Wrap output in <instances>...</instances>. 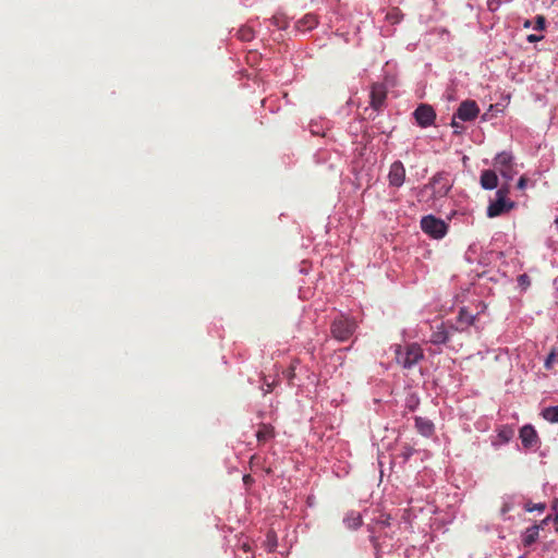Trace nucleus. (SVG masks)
Listing matches in <instances>:
<instances>
[{
    "label": "nucleus",
    "instance_id": "ea45409f",
    "mask_svg": "<svg viewBox=\"0 0 558 558\" xmlns=\"http://www.w3.org/2000/svg\"><path fill=\"white\" fill-rule=\"evenodd\" d=\"M555 222L558 225V217L556 218Z\"/></svg>",
    "mask_w": 558,
    "mask_h": 558
},
{
    "label": "nucleus",
    "instance_id": "6ab92c4d",
    "mask_svg": "<svg viewBox=\"0 0 558 558\" xmlns=\"http://www.w3.org/2000/svg\"><path fill=\"white\" fill-rule=\"evenodd\" d=\"M542 415L550 423H558V405L544 409Z\"/></svg>",
    "mask_w": 558,
    "mask_h": 558
},
{
    "label": "nucleus",
    "instance_id": "6e6552de",
    "mask_svg": "<svg viewBox=\"0 0 558 558\" xmlns=\"http://www.w3.org/2000/svg\"><path fill=\"white\" fill-rule=\"evenodd\" d=\"M480 113V108L474 100H464L460 104L458 110L454 113V118L462 121H472Z\"/></svg>",
    "mask_w": 558,
    "mask_h": 558
},
{
    "label": "nucleus",
    "instance_id": "20e7f679",
    "mask_svg": "<svg viewBox=\"0 0 558 558\" xmlns=\"http://www.w3.org/2000/svg\"><path fill=\"white\" fill-rule=\"evenodd\" d=\"M422 230L434 239H441L446 235L448 227L446 222L432 215L425 216L421 220Z\"/></svg>",
    "mask_w": 558,
    "mask_h": 558
},
{
    "label": "nucleus",
    "instance_id": "a211bd4d",
    "mask_svg": "<svg viewBox=\"0 0 558 558\" xmlns=\"http://www.w3.org/2000/svg\"><path fill=\"white\" fill-rule=\"evenodd\" d=\"M539 525H533L526 529L523 534L522 543L524 546H531L538 538Z\"/></svg>",
    "mask_w": 558,
    "mask_h": 558
},
{
    "label": "nucleus",
    "instance_id": "393cba45",
    "mask_svg": "<svg viewBox=\"0 0 558 558\" xmlns=\"http://www.w3.org/2000/svg\"><path fill=\"white\" fill-rule=\"evenodd\" d=\"M509 194V187L508 186H501L497 192H496V198L497 199H504L506 201L507 196Z\"/></svg>",
    "mask_w": 558,
    "mask_h": 558
},
{
    "label": "nucleus",
    "instance_id": "4468645a",
    "mask_svg": "<svg viewBox=\"0 0 558 558\" xmlns=\"http://www.w3.org/2000/svg\"><path fill=\"white\" fill-rule=\"evenodd\" d=\"M318 21L316 15L314 14H306L302 19L298 20L295 22V28L300 32H308L312 31L314 27H316Z\"/></svg>",
    "mask_w": 558,
    "mask_h": 558
},
{
    "label": "nucleus",
    "instance_id": "c756f323",
    "mask_svg": "<svg viewBox=\"0 0 558 558\" xmlns=\"http://www.w3.org/2000/svg\"><path fill=\"white\" fill-rule=\"evenodd\" d=\"M526 39H527V41H529V43H536V41L542 40V39H543V36H541V35H535V34H531V35H529V36H527V38H526Z\"/></svg>",
    "mask_w": 558,
    "mask_h": 558
},
{
    "label": "nucleus",
    "instance_id": "5701e85b",
    "mask_svg": "<svg viewBox=\"0 0 558 558\" xmlns=\"http://www.w3.org/2000/svg\"><path fill=\"white\" fill-rule=\"evenodd\" d=\"M546 26V19L543 15H537L535 19V24L533 26L536 31H543Z\"/></svg>",
    "mask_w": 558,
    "mask_h": 558
},
{
    "label": "nucleus",
    "instance_id": "b1692460",
    "mask_svg": "<svg viewBox=\"0 0 558 558\" xmlns=\"http://www.w3.org/2000/svg\"><path fill=\"white\" fill-rule=\"evenodd\" d=\"M413 452L414 449L408 445L401 448V457L403 458L404 461H408L412 457Z\"/></svg>",
    "mask_w": 558,
    "mask_h": 558
},
{
    "label": "nucleus",
    "instance_id": "dca6fc26",
    "mask_svg": "<svg viewBox=\"0 0 558 558\" xmlns=\"http://www.w3.org/2000/svg\"><path fill=\"white\" fill-rule=\"evenodd\" d=\"M343 523L348 529L356 530L360 527L363 523L362 515L357 511H350L347 513L345 518L343 519Z\"/></svg>",
    "mask_w": 558,
    "mask_h": 558
},
{
    "label": "nucleus",
    "instance_id": "bb28decb",
    "mask_svg": "<svg viewBox=\"0 0 558 558\" xmlns=\"http://www.w3.org/2000/svg\"><path fill=\"white\" fill-rule=\"evenodd\" d=\"M555 357H556L555 352H550L549 355L547 356L546 361H545V367L546 368H550L551 367V364L555 361Z\"/></svg>",
    "mask_w": 558,
    "mask_h": 558
},
{
    "label": "nucleus",
    "instance_id": "7ed1b4c3",
    "mask_svg": "<svg viewBox=\"0 0 558 558\" xmlns=\"http://www.w3.org/2000/svg\"><path fill=\"white\" fill-rule=\"evenodd\" d=\"M495 169L506 180H512L517 171L514 169L513 156L511 153L501 151L494 158Z\"/></svg>",
    "mask_w": 558,
    "mask_h": 558
},
{
    "label": "nucleus",
    "instance_id": "4c0bfd02",
    "mask_svg": "<svg viewBox=\"0 0 558 558\" xmlns=\"http://www.w3.org/2000/svg\"><path fill=\"white\" fill-rule=\"evenodd\" d=\"M549 520V517H547L545 520L542 521V524H546Z\"/></svg>",
    "mask_w": 558,
    "mask_h": 558
},
{
    "label": "nucleus",
    "instance_id": "412c9836",
    "mask_svg": "<svg viewBox=\"0 0 558 558\" xmlns=\"http://www.w3.org/2000/svg\"><path fill=\"white\" fill-rule=\"evenodd\" d=\"M546 508V505L544 502H539V504H533L531 501L526 502L525 506H524V509L527 511V512H533V511H544Z\"/></svg>",
    "mask_w": 558,
    "mask_h": 558
},
{
    "label": "nucleus",
    "instance_id": "e433bc0d",
    "mask_svg": "<svg viewBox=\"0 0 558 558\" xmlns=\"http://www.w3.org/2000/svg\"><path fill=\"white\" fill-rule=\"evenodd\" d=\"M453 119H456V118L453 117ZM451 125H452V126H458V123L456 122V120H452Z\"/></svg>",
    "mask_w": 558,
    "mask_h": 558
},
{
    "label": "nucleus",
    "instance_id": "a878e982",
    "mask_svg": "<svg viewBox=\"0 0 558 558\" xmlns=\"http://www.w3.org/2000/svg\"><path fill=\"white\" fill-rule=\"evenodd\" d=\"M518 282L521 287L527 288L530 286V278L526 274L520 275L518 277Z\"/></svg>",
    "mask_w": 558,
    "mask_h": 558
},
{
    "label": "nucleus",
    "instance_id": "ddd939ff",
    "mask_svg": "<svg viewBox=\"0 0 558 558\" xmlns=\"http://www.w3.org/2000/svg\"><path fill=\"white\" fill-rule=\"evenodd\" d=\"M481 186L484 190H494L498 185V177L494 170H483L480 177Z\"/></svg>",
    "mask_w": 558,
    "mask_h": 558
},
{
    "label": "nucleus",
    "instance_id": "2eb2a0df",
    "mask_svg": "<svg viewBox=\"0 0 558 558\" xmlns=\"http://www.w3.org/2000/svg\"><path fill=\"white\" fill-rule=\"evenodd\" d=\"M415 427L417 432L425 437H429L434 433V424L432 421L421 416L415 417Z\"/></svg>",
    "mask_w": 558,
    "mask_h": 558
},
{
    "label": "nucleus",
    "instance_id": "c85d7f7f",
    "mask_svg": "<svg viewBox=\"0 0 558 558\" xmlns=\"http://www.w3.org/2000/svg\"><path fill=\"white\" fill-rule=\"evenodd\" d=\"M526 184H527V179L524 175H522L517 183V187L519 190H524L526 187Z\"/></svg>",
    "mask_w": 558,
    "mask_h": 558
},
{
    "label": "nucleus",
    "instance_id": "2f4dec72",
    "mask_svg": "<svg viewBox=\"0 0 558 558\" xmlns=\"http://www.w3.org/2000/svg\"><path fill=\"white\" fill-rule=\"evenodd\" d=\"M242 549L245 551V553H248L252 550V547L248 543H243L242 544Z\"/></svg>",
    "mask_w": 558,
    "mask_h": 558
},
{
    "label": "nucleus",
    "instance_id": "f3484780",
    "mask_svg": "<svg viewBox=\"0 0 558 558\" xmlns=\"http://www.w3.org/2000/svg\"><path fill=\"white\" fill-rule=\"evenodd\" d=\"M275 436V430L271 425L260 424L256 432L258 442H266Z\"/></svg>",
    "mask_w": 558,
    "mask_h": 558
},
{
    "label": "nucleus",
    "instance_id": "39448f33",
    "mask_svg": "<svg viewBox=\"0 0 558 558\" xmlns=\"http://www.w3.org/2000/svg\"><path fill=\"white\" fill-rule=\"evenodd\" d=\"M426 187L432 189L434 197L440 198L448 194L451 189V184L446 174L437 173L432 178Z\"/></svg>",
    "mask_w": 558,
    "mask_h": 558
},
{
    "label": "nucleus",
    "instance_id": "f257e3e1",
    "mask_svg": "<svg viewBox=\"0 0 558 558\" xmlns=\"http://www.w3.org/2000/svg\"><path fill=\"white\" fill-rule=\"evenodd\" d=\"M424 359V352L420 344L410 343L404 348L398 345L396 349V360L403 368L411 369L421 360Z\"/></svg>",
    "mask_w": 558,
    "mask_h": 558
},
{
    "label": "nucleus",
    "instance_id": "f03ea898",
    "mask_svg": "<svg viewBox=\"0 0 558 558\" xmlns=\"http://www.w3.org/2000/svg\"><path fill=\"white\" fill-rule=\"evenodd\" d=\"M355 329V320L342 315L337 317L330 326V332L332 337L341 342L349 340L354 333Z\"/></svg>",
    "mask_w": 558,
    "mask_h": 558
},
{
    "label": "nucleus",
    "instance_id": "1a4fd4ad",
    "mask_svg": "<svg viewBox=\"0 0 558 558\" xmlns=\"http://www.w3.org/2000/svg\"><path fill=\"white\" fill-rule=\"evenodd\" d=\"M458 328L452 325L447 328L444 323L438 325L436 329L430 335V342L434 344H445L449 341L450 335L452 331H457Z\"/></svg>",
    "mask_w": 558,
    "mask_h": 558
},
{
    "label": "nucleus",
    "instance_id": "cd10ccee",
    "mask_svg": "<svg viewBox=\"0 0 558 558\" xmlns=\"http://www.w3.org/2000/svg\"><path fill=\"white\" fill-rule=\"evenodd\" d=\"M253 37L252 31L250 28L241 31V38L244 40H250Z\"/></svg>",
    "mask_w": 558,
    "mask_h": 558
},
{
    "label": "nucleus",
    "instance_id": "72a5a7b5",
    "mask_svg": "<svg viewBox=\"0 0 558 558\" xmlns=\"http://www.w3.org/2000/svg\"><path fill=\"white\" fill-rule=\"evenodd\" d=\"M243 481L245 484L250 483L252 481L251 475H244Z\"/></svg>",
    "mask_w": 558,
    "mask_h": 558
},
{
    "label": "nucleus",
    "instance_id": "473e14b6",
    "mask_svg": "<svg viewBox=\"0 0 558 558\" xmlns=\"http://www.w3.org/2000/svg\"><path fill=\"white\" fill-rule=\"evenodd\" d=\"M373 542H374V546H375V549H376V558H380L378 543L376 542V539L374 537H373Z\"/></svg>",
    "mask_w": 558,
    "mask_h": 558
},
{
    "label": "nucleus",
    "instance_id": "9d476101",
    "mask_svg": "<svg viewBox=\"0 0 558 558\" xmlns=\"http://www.w3.org/2000/svg\"><path fill=\"white\" fill-rule=\"evenodd\" d=\"M388 179L392 186L400 187L403 184L405 179V169L401 161H395L390 166Z\"/></svg>",
    "mask_w": 558,
    "mask_h": 558
},
{
    "label": "nucleus",
    "instance_id": "7c9ffc66",
    "mask_svg": "<svg viewBox=\"0 0 558 558\" xmlns=\"http://www.w3.org/2000/svg\"><path fill=\"white\" fill-rule=\"evenodd\" d=\"M511 509L510 504H504L501 508V514H506Z\"/></svg>",
    "mask_w": 558,
    "mask_h": 558
},
{
    "label": "nucleus",
    "instance_id": "9b49d317",
    "mask_svg": "<svg viewBox=\"0 0 558 558\" xmlns=\"http://www.w3.org/2000/svg\"><path fill=\"white\" fill-rule=\"evenodd\" d=\"M520 439L524 448L530 449L537 445L538 435L535 428L527 424L520 429Z\"/></svg>",
    "mask_w": 558,
    "mask_h": 558
},
{
    "label": "nucleus",
    "instance_id": "423d86ee",
    "mask_svg": "<svg viewBox=\"0 0 558 558\" xmlns=\"http://www.w3.org/2000/svg\"><path fill=\"white\" fill-rule=\"evenodd\" d=\"M371 98V107L376 110L380 111L386 106V99H387V87L383 83H374L371 87L369 93Z\"/></svg>",
    "mask_w": 558,
    "mask_h": 558
},
{
    "label": "nucleus",
    "instance_id": "58836bf2",
    "mask_svg": "<svg viewBox=\"0 0 558 558\" xmlns=\"http://www.w3.org/2000/svg\"><path fill=\"white\" fill-rule=\"evenodd\" d=\"M492 1H493V0H489L488 5H492Z\"/></svg>",
    "mask_w": 558,
    "mask_h": 558
},
{
    "label": "nucleus",
    "instance_id": "aec40b11",
    "mask_svg": "<svg viewBox=\"0 0 558 558\" xmlns=\"http://www.w3.org/2000/svg\"><path fill=\"white\" fill-rule=\"evenodd\" d=\"M458 322H459L461 325H463V326H465V327H469V326H471V325L473 324V322H474V316H473V315H471V314L466 311V308H464V307H463V308H461V310L459 311Z\"/></svg>",
    "mask_w": 558,
    "mask_h": 558
},
{
    "label": "nucleus",
    "instance_id": "c9c22d12",
    "mask_svg": "<svg viewBox=\"0 0 558 558\" xmlns=\"http://www.w3.org/2000/svg\"><path fill=\"white\" fill-rule=\"evenodd\" d=\"M272 390V386L270 384H267V390L266 392H270Z\"/></svg>",
    "mask_w": 558,
    "mask_h": 558
},
{
    "label": "nucleus",
    "instance_id": "0eeeda50",
    "mask_svg": "<svg viewBox=\"0 0 558 558\" xmlns=\"http://www.w3.org/2000/svg\"><path fill=\"white\" fill-rule=\"evenodd\" d=\"M413 114L417 124L422 128L430 126L436 119V112L433 107L425 104L420 105Z\"/></svg>",
    "mask_w": 558,
    "mask_h": 558
},
{
    "label": "nucleus",
    "instance_id": "f704fd0d",
    "mask_svg": "<svg viewBox=\"0 0 558 558\" xmlns=\"http://www.w3.org/2000/svg\"><path fill=\"white\" fill-rule=\"evenodd\" d=\"M523 26H524L525 28L530 27V26H531V22H530L529 20H526V21L524 22Z\"/></svg>",
    "mask_w": 558,
    "mask_h": 558
},
{
    "label": "nucleus",
    "instance_id": "4be33fe9",
    "mask_svg": "<svg viewBox=\"0 0 558 558\" xmlns=\"http://www.w3.org/2000/svg\"><path fill=\"white\" fill-rule=\"evenodd\" d=\"M277 547V537L274 532L267 534V548L269 551H274Z\"/></svg>",
    "mask_w": 558,
    "mask_h": 558
},
{
    "label": "nucleus",
    "instance_id": "f8f14e48",
    "mask_svg": "<svg viewBox=\"0 0 558 558\" xmlns=\"http://www.w3.org/2000/svg\"><path fill=\"white\" fill-rule=\"evenodd\" d=\"M514 207L513 202H507L504 199H497L492 202L487 207V216L494 218L509 211Z\"/></svg>",
    "mask_w": 558,
    "mask_h": 558
}]
</instances>
